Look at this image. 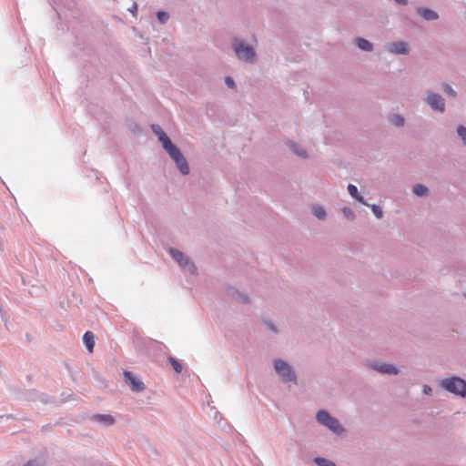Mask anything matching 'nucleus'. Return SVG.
I'll return each mask as SVG.
<instances>
[{"instance_id": "32", "label": "nucleus", "mask_w": 466, "mask_h": 466, "mask_svg": "<svg viewBox=\"0 0 466 466\" xmlns=\"http://www.w3.org/2000/svg\"><path fill=\"white\" fill-rule=\"evenodd\" d=\"M0 315H1L2 320L4 321L5 329H9L7 313L5 311V309H3L1 304H0Z\"/></svg>"}, {"instance_id": "29", "label": "nucleus", "mask_w": 466, "mask_h": 466, "mask_svg": "<svg viewBox=\"0 0 466 466\" xmlns=\"http://www.w3.org/2000/svg\"><path fill=\"white\" fill-rule=\"evenodd\" d=\"M456 132H457L458 137H460V138L461 139L462 144L464 146H466V127L460 125L457 127Z\"/></svg>"}, {"instance_id": "37", "label": "nucleus", "mask_w": 466, "mask_h": 466, "mask_svg": "<svg viewBox=\"0 0 466 466\" xmlns=\"http://www.w3.org/2000/svg\"><path fill=\"white\" fill-rule=\"evenodd\" d=\"M398 5H408L409 1L408 0H394Z\"/></svg>"}, {"instance_id": "19", "label": "nucleus", "mask_w": 466, "mask_h": 466, "mask_svg": "<svg viewBox=\"0 0 466 466\" xmlns=\"http://www.w3.org/2000/svg\"><path fill=\"white\" fill-rule=\"evenodd\" d=\"M355 44L362 51L371 52L373 50L372 43H370L369 40H367L365 38H362V37L355 38Z\"/></svg>"}, {"instance_id": "24", "label": "nucleus", "mask_w": 466, "mask_h": 466, "mask_svg": "<svg viewBox=\"0 0 466 466\" xmlns=\"http://www.w3.org/2000/svg\"><path fill=\"white\" fill-rule=\"evenodd\" d=\"M313 462L317 466H337L333 461L323 457H315Z\"/></svg>"}, {"instance_id": "12", "label": "nucleus", "mask_w": 466, "mask_h": 466, "mask_svg": "<svg viewBox=\"0 0 466 466\" xmlns=\"http://www.w3.org/2000/svg\"><path fill=\"white\" fill-rule=\"evenodd\" d=\"M23 398L28 401H40L43 403L49 402V396L47 394L39 392L35 390H29L25 391Z\"/></svg>"}, {"instance_id": "35", "label": "nucleus", "mask_w": 466, "mask_h": 466, "mask_svg": "<svg viewBox=\"0 0 466 466\" xmlns=\"http://www.w3.org/2000/svg\"><path fill=\"white\" fill-rule=\"evenodd\" d=\"M15 419H17V418L15 415H13V414H6V415H1L0 416V421L2 420H15Z\"/></svg>"}, {"instance_id": "14", "label": "nucleus", "mask_w": 466, "mask_h": 466, "mask_svg": "<svg viewBox=\"0 0 466 466\" xmlns=\"http://www.w3.org/2000/svg\"><path fill=\"white\" fill-rule=\"evenodd\" d=\"M416 12L426 21H435L439 19L438 13L428 7L419 6L416 8Z\"/></svg>"}, {"instance_id": "3", "label": "nucleus", "mask_w": 466, "mask_h": 466, "mask_svg": "<svg viewBox=\"0 0 466 466\" xmlns=\"http://www.w3.org/2000/svg\"><path fill=\"white\" fill-rule=\"evenodd\" d=\"M273 366L276 373L281 378L284 383H298L296 372L293 367L288 361L281 359H276L273 361Z\"/></svg>"}, {"instance_id": "9", "label": "nucleus", "mask_w": 466, "mask_h": 466, "mask_svg": "<svg viewBox=\"0 0 466 466\" xmlns=\"http://www.w3.org/2000/svg\"><path fill=\"white\" fill-rule=\"evenodd\" d=\"M151 129L152 132L157 137V140L161 143L163 149H166L174 144L160 126L153 124L151 126Z\"/></svg>"}, {"instance_id": "16", "label": "nucleus", "mask_w": 466, "mask_h": 466, "mask_svg": "<svg viewBox=\"0 0 466 466\" xmlns=\"http://www.w3.org/2000/svg\"><path fill=\"white\" fill-rule=\"evenodd\" d=\"M287 146L297 156H299L304 159L308 158L309 155H308L307 151L302 147H300L299 144H297L296 142L288 140Z\"/></svg>"}, {"instance_id": "11", "label": "nucleus", "mask_w": 466, "mask_h": 466, "mask_svg": "<svg viewBox=\"0 0 466 466\" xmlns=\"http://www.w3.org/2000/svg\"><path fill=\"white\" fill-rule=\"evenodd\" d=\"M226 294L230 299L241 303V304H248L249 303V298L247 294L239 291L235 287L228 286L226 289Z\"/></svg>"}, {"instance_id": "1", "label": "nucleus", "mask_w": 466, "mask_h": 466, "mask_svg": "<svg viewBox=\"0 0 466 466\" xmlns=\"http://www.w3.org/2000/svg\"><path fill=\"white\" fill-rule=\"evenodd\" d=\"M232 49L240 61L254 64L257 60V54L252 46L246 43L244 40L234 38L232 41Z\"/></svg>"}, {"instance_id": "5", "label": "nucleus", "mask_w": 466, "mask_h": 466, "mask_svg": "<svg viewBox=\"0 0 466 466\" xmlns=\"http://www.w3.org/2000/svg\"><path fill=\"white\" fill-rule=\"evenodd\" d=\"M167 253L181 268L188 271L192 275H198V268L188 256L175 248H169Z\"/></svg>"}, {"instance_id": "2", "label": "nucleus", "mask_w": 466, "mask_h": 466, "mask_svg": "<svg viewBox=\"0 0 466 466\" xmlns=\"http://www.w3.org/2000/svg\"><path fill=\"white\" fill-rule=\"evenodd\" d=\"M440 386L456 396L466 397V380L459 376H451L441 380Z\"/></svg>"}, {"instance_id": "26", "label": "nucleus", "mask_w": 466, "mask_h": 466, "mask_svg": "<svg viewBox=\"0 0 466 466\" xmlns=\"http://www.w3.org/2000/svg\"><path fill=\"white\" fill-rule=\"evenodd\" d=\"M46 460L42 457L28 461L24 466H46Z\"/></svg>"}, {"instance_id": "30", "label": "nucleus", "mask_w": 466, "mask_h": 466, "mask_svg": "<svg viewBox=\"0 0 466 466\" xmlns=\"http://www.w3.org/2000/svg\"><path fill=\"white\" fill-rule=\"evenodd\" d=\"M342 213H343V216H344L348 220H354V218H355V214H354L353 210H352L350 208L344 207V208H342Z\"/></svg>"}, {"instance_id": "28", "label": "nucleus", "mask_w": 466, "mask_h": 466, "mask_svg": "<svg viewBox=\"0 0 466 466\" xmlns=\"http://www.w3.org/2000/svg\"><path fill=\"white\" fill-rule=\"evenodd\" d=\"M367 206L370 208L372 213L374 214V216L377 218L380 219V218H383V211H382V209L380 208V206H378L376 204H372V205L368 204Z\"/></svg>"}, {"instance_id": "36", "label": "nucleus", "mask_w": 466, "mask_h": 466, "mask_svg": "<svg viewBox=\"0 0 466 466\" xmlns=\"http://www.w3.org/2000/svg\"><path fill=\"white\" fill-rule=\"evenodd\" d=\"M128 11L133 15H136V13L137 11V5L136 3L133 4V5L128 9Z\"/></svg>"}, {"instance_id": "23", "label": "nucleus", "mask_w": 466, "mask_h": 466, "mask_svg": "<svg viewBox=\"0 0 466 466\" xmlns=\"http://www.w3.org/2000/svg\"><path fill=\"white\" fill-rule=\"evenodd\" d=\"M167 361L171 364L172 368L177 373H181L183 370L182 364L173 356L167 357Z\"/></svg>"}, {"instance_id": "33", "label": "nucleus", "mask_w": 466, "mask_h": 466, "mask_svg": "<svg viewBox=\"0 0 466 466\" xmlns=\"http://www.w3.org/2000/svg\"><path fill=\"white\" fill-rule=\"evenodd\" d=\"M225 84L230 89H235L237 87V85L231 76L225 77Z\"/></svg>"}, {"instance_id": "15", "label": "nucleus", "mask_w": 466, "mask_h": 466, "mask_svg": "<svg viewBox=\"0 0 466 466\" xmlns=\"http://www.w3.org/2000/svg\"><path fill=\"white\" fill-rule=\"evenodd\" d=\"M92 420L106 427L113 425L116 421L115 418L110 414H95L92 416Z\"/></svg>"}, {"instance_id": "8", "label": "nucleus", "mask_w": 466, "mask_h": 466, "mask_svg": "<svg viewBox=\"0 0 466 466\" xmlns=\"http://www.w3.org/2000/svg\"><path fill=\"white\" fill-rule=\"evenodd\" d=\"M123 379L127 385H128L132 391L141 392L145 389V383L137 378L132 371L124 370Z\"/></svg>"}, {"instance_id": "39", "label": "nucleus", "mask_w": 466, "mask_h": 466, "mask_svg": "<svg viewBox=\"0 0 466 466\" xmlns=\"http://www.w3.org/2000/svg\"><path fill=\"white\" fill-rule=\"evenodd\" d=\"M139 129V127L138 126H135V130H137Z\"/></svg>"}, {"instance_id": "31", "label": "nucleus", "mask_w": 466, "mask_h": 466, "mask_svg": "<svg viewBox=\"0 0 466 466\" xmlns=\"http://www.w3.org/2000/svg\"><path fill=\"white\" fill-rule=\"evenodd\" d=\"M264 324L268 329L277 334L279 332L278 327L269 319L264 320Z\"/></svg>"}, {"instance_id": "40", "label": "nucleus", "mask_w": 466, "mask_h": 466, "mask_svg": "<svg viewBox=\"0 0 466 466\" xmlns=\"http://www.w3.org/2000/svg\"><path fill=\"white\" fill-rule=\"evenodd\" d=\"M464 297L466 298V293H464Z\"/></svg>"}, {"instance_id": "22", "label": "nucleus", "mask_w": 466, "mask_h": 466, "mask_svg": "<svg viewBox=\"0 0 466 466\" xmlns=\"http://www.w3.org/2000/svg\"><path fill=\"white\" fill-rule=\"evenodd\" d=\"M312 213L317 218H319L320 220H324L327 216V212H326L325 208L321 206H313Z\"/></svg>"}, {"instance_id": "6", "label": "nucleus", "mask_w": 466, "mask_h": 466, "mask_svg": "<svg viewBox=\"0 0 466 466\" xmlns=\"http://www.w3.org/2000/svg\"><path fill=\"white\" fill-rule=\"evenodd\" d=\"M169 156V157L174 161L176 164L177 168L179 170V172L186 176L188 175L190 172L188 163L182 154L181 150L175 145L172 144L166 149H164Z\"/></svg>"}, {"instance_id": "7", "label": "nucleus", "mask_w": 466, "mask_h": 466, "mask_svg": "<svg viewBox=\"0 0 466 466\" xmlns=\"http://www.w3.org/2000/svg\"><path fill=\"white\" fill-rule=\"evenodd\" d=\"M423 100L435 112L444 113L446 110L445 99L436 92L427 90Z\"/></svg>"}, {"instance_id": "18", "label": "nucleus", "mask_w": 466, "mask_h": 466, "mask_svg": "<svg viewBox=\"0 0 466 466\" xmlns=\"http://www.w3.org/2000/svg\"><path fill=\"white\" fill-rule=\"evenodd\" d=\"M347 189H348V192L349 194L353 198H355L358 202L363 204V205H368V203L366 202V200L364 199L363 196H361L360 193H359V190H358V187L353 185V184H349L348 187H347Z\"/></svg>"}, {"instance_id": "4", "label": "nucleus", "mask_w": 466, "mask_h": 466, "mask_svg": "<svg viewBox=\"0 0 466 466\" xmlns=\"http://www.w3.org/2000/svg\"><path fill=\"white\" fill-rule=\"evenodd\" d=\"M316 420L319 424L325 426L337 435H340L345 431L339 420L331 416L326 410H319L316 414Z\"/></svg>"}, {"instance_id": "20", "label": "nucleus", "mask_w": 466, "mask_h": 466, "mask_svg": "<svg viewBox=\"0 0 466 466\" xmlns=\"http://www.w3.org/2000/svg\"><path fill=\"white\" fill-rule=\"evenodd\" d=\"M389 121L391 125L397 127H403L405 124V118L400 114H391L389 116Z\"/></svg>"}, {"instance_id": "13", "label": "nucleus", "mask_w": 466, "mask_h": 466, "mask_svg": "<svg viewBox=\"0 0 466 466\" xmlns=\"http://www.w3.org/2000/svg\"><path fill=\"white\" fill-rule=\"evenodd\" d=\"M388 50L390 53L396 54V55H409L410 49L407 42L405 41H397L392 42L390 44V46L388 47Z\"/></svg>"}, {"instance_id": "21", "label": "nucleus", "mask_w": 466, "mask_h": 466, "mask_svg": "<svg viewBox=\"0 0 466 466\" xmlns=\"http://www.w3.org/2000/svg\"><path fill=\"white\" fill-rule=\"evenodd\" d=\"M412 192L418 197H426L429 194V188L422 184H416L412 187Z\"/></svg>"}, {"instance_id": "27", "label": "nucleus", "mask_w": 466, "mask_h": 466, "mask_svg": "<svg viewBox=\"0 0 466 466\" xmlns=\"http://www.w3.org/2000/svg\"><path fill=\"white\" fill-rule=\"evenodd\" d=\"M442 91L448 95L450 97H455L457 96V92L452 88V86L447 83H443L441 85Z\"/></svg>"}, {"instance_id": "10", "label": "nucleus", "mask_w": 466, "mask_h": 466, "mask_svg": "<svg viewBox=\"0 0 466 466\" xmlns=\"http://www.w3.org/2000/svg\"><path fill=\"white\" fill-rule=\"evenodd\" d=\"M370 367L381 374L397 375L399 373L398 368L392 364L373 362Z\"/></svg>"}, {"instance_id": "34", "label": "nucleus", "mask_w": 466, "mask_h": 466, "mask_svg": "<svg viewBox=\"0 0 466 466\" xmlns=\"http://www.w3.org/2000/svg\"><path fill=\"white\" fill-rule=\"evenodd\" d=\"M422 392H423V394H425V395H431V393H432V389H431V386H429V385H424V386L422 387Z\"/></svg>"}, {"instance_id": "17", "label": "nucleus", "mask_w": 466, "mask_h": 466, "mask_svg": "<svg viewBox=\"0 0 466 466\" xmlns=\"http://www.w3.org/2000/svg\"><path fill=\"white\" fill-rule=\"evenodd\" d=\"M83 343L89 353L93 352L95 347V335L92 331H86L83 335Z\"/></svg>"}, {"instance_id": "25", "label": "nucleus", "mask_w": 466, "mask_h": 466, "mask_svg": "<svg viewBox=\"0 0 466 466\" xmlns=\"http://www.w3.org/2000/svg\"><path fill=\"white\" fill-rule=\"evenodd\" d=\"M156 16H157V21L162 25H165L169 19V14L167 12L162 11V10L157 11L156 13Z\"/></svg>"}, {"instance_id": "38", "label": "nucleus", "mask_w": 466, "mask_h": 466, "mask_svg": "<svg viewBox=\"0 0 466 466\" xmlns=\"http://www.w3.org/2000/svg\"><path fill=\"white\" fill-rule=\"evenodd\" d=\"M139 129V127L138 126H135V130H137Z\"/></svg>"}]
</instances>
